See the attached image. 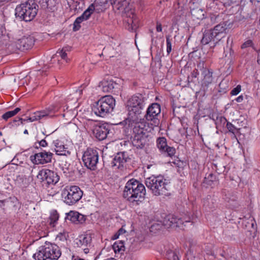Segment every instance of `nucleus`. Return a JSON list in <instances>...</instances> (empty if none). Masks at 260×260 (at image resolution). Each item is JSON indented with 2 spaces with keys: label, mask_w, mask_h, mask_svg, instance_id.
Returning <instances> with one entry per match:
<instances>
[{
  "label": "nucleus",
  "mask_w": 260,
  "mask_h": 260,
  "mask_svg": "<svg viewBox=\"0 0 260 260\" xmlns=\"http://www.w3.org/2000/svg\"><path fill=\"white\" fill-rule=\"evenodd\" d=\"M223 84V81H222L220 84H219V86H221L222 85V84Z\"/></svg>",
  "instance_id": "nucleus-61"
},
{
  "label": "nucleus",
  "mask_w": 260,
  "mask_h": 260,
  "mask_svg": "<svg viewBox=\"0 0 260 260\" xmlns=\"http://www.w3.org/2000/svg\"><path fill=\"white\" fill-rule=\"evenodd\" d=\"M257 63L260 65V49L257 51Z\"/></svg>",
  "instance_id": "nucleus-52"
},
{
  "label": "nucleus",
  "mask_w": 260,
  "mask_h": 260,
  "mask_svg": "<svg viewBox=\"0 0 260 260\" xmlns=\"http://www.w3.org/2000/svg\"><path fill=\"white\" fill-rule=\"evenodd\" d=\"M35 2L42 9H48L51 11H53L55 6V2L54 0H34Z\"/></svg>",
  "instance_id": "nucleus-22"
},
{
  "label": "nucleus",
  "mask_w": 260,
  "mask_h": 260,
  "mask_svg": "<svg viewBox=\"0 0 260 260\" xmlns=\"http://www.w3.org/2000/svg\"><path fill=\"white\" fill-rule=\"evenodd\" d=\"M84 252L85 253H88L89 252V249L88 248H84Z\"/></svg>",
  "instance_id": "nucleus-57"
},
{
  "label": "nucleus",
  "mask_w": 260,
  "mask_h": 260,
  "mask_svg": "<svg viewBox=\"0 0 260 260\" xmlns=\"http://www.w3.org/2000/svg\"><path fill=\"white\" fill-rule=\"evenodd\" d=\"M193 52L190 53V54H189V56L192 55L193 54Z\"/></svg>",
  "instance_id": "nucleus-62"
},
{
  "label": "nucleus",
  "mask_w": 260,
  "mask_h": 260,
  "mask_svg": "<svg viewBox=\"0 0 260 260\" xmlns=\"http://www.w3.org/2000/svg\"><path fill=\"white\" fill-rule=\"evenodd\" d=\"M39 120L38 118L37 117V116L36 115V114L35 113H34V115L29 117L28 119H23L22 118H19L18 120L19 121H21V123L22 124L23 123V121H28L29 120V121H31V122H32V121H34L35 120Z\"/></svg>",
  "instance_id": "nucleus-44"
},
{
  "label": "nucleus",
  "mask_w": 260,
  "mask_h": 260,
  "mask_svg": "<svg viewBox=\"0 0 260 260\" xmlns=\"http://www.w3.org/2000/svg\"><path fill=\"white\" fill-rule=\"evenodd\" d=\"M131 158L125 152L117 153L111 162L112 168L122 170L125 168Z\"/></svg>",
  "instance_id": "nucleus-14"
},
{
  "label": "nucleus",
  "mask_w": 260,
  "mask_h": 260,
  "mask_svg": "<svg viewBox=\"0 0 260 260\" xmlns=\"http://www.w3.org/2000/svg\"><path fill=\"white\" fill-rule=\"evenodd\" d=\"M20 110V108H16L13 111H8L3 115L2 117L4 119L7 120L8 118L16 115Z\"/></svg>",
  "instance_id": "nucleus-36"
},
{
  "label": "nucleus",
  "mask_w": 260,
  "mask_h": 260,
  "mask_svg": "<svg viewBox=\"0 0 260 260\" xmlns=\"http://www.w3.org/2000/svg\"><path fill=\"white\" fill-rule=\"evenodd\" d=\"M6 34V30L4 25L0 24V39Z\"/></svg>",
  "instance_id": "nucleus-46"
},
{
  "label": "nucleus",
  "mask_w": 260,
  "mask_h": 260,
  "mask_svg": "<svg viewBox=\"0 0 260 260\" xmlns=\"http://www.w3.org/2000/svg\"><path fill=\"white\" fill-rule=\"evenodd\" d=\"M111 4L114 10H123L127 5L126 0H110Z\"/></svg>",
  "instance_id": "nucleus-27"
},
{
  "label": "nucleus",
  "mask_w": 260,
  "mask_h": 260,
  "mask_svg": "<svg viewBox=\"0 0 260 260\" xmlns=\"http://www.w3.org/2000/svg\"><path fill=\"white\" fill-rule=\"evenodd\" d=\"M82 160L85 167L95 170L99 161V153L96 150L88 148L83 155Z\"/></svg>",
  "instance_id": "nucleus-11"
},
{
  "label": "nucleus",
  "mask_w": 260,
  "mask_h": 260,
  "mask_svg": "<svg viewBox=\"0 0 260 260\" xmlns=\"http://www.w3.org/2000/svg\"><path fill=\"white\" fill-rule=\"evenodd\" d=\"M113 248L115 252L124 250V242L122 241L116 242L113 245Z\"/></svg>",
  "instance_id": "nucleus-38"
},
{
  "label": "nucleus",
  "mask_w": 260,
  "mask_h": 260,
  "mask_svg": "<svg viewBox=\"0 0 260 260\" xmlns=\"http://www.w3.org/2000/svg\"><path fill=\"white\" fill-rule=\"evenodd\" d=\"M37 178L41 181H45L48 185H55L59 180L57 173L48 169L40 171Z\"/></svg>",
  "instance_id": "nucleus-12"
},
{
  "label": "nucleus",
  "mask_w": 260,
  "mask_h": 260,
  "mask_svg": "<svg viewBox=\"0 0 260 260\" xmlns=\"http://www.w3.org/2000/svg\"><path fill=\"white\" fill-rule=\"evenodd\" d=\"M61 252L59 247L55 244L45 243L39 248L33 257L36 260H57Z\"/></svg>",
  "instance_id": "nucleus-5"
},
{
  "label": "nucleus",
  "mask_w": 260,
  "mask_h": 260,
  "mask_svg": "<svg viewBox=\"0 0 260 260\" xmlns=\"http://www.w3.org/2000/svg\"><path fill=\"white\" fill-rule=\"evenodd\" d=\"M70 50V48L69 47H66L63 48L59 51L57 52V54H59V56H60L61 58L64 60L66 62H68L69 61V59L67 57V53H66L67 51H69Z\"/></svg>",
  "instance_id": "nucleus-35"
},
{
  "label": "nucleus",
  "mask_w": 260,
  "mask_h": 260,
  "mask_svg": "<svg viewBox=\"0 0 260 260\" xmlns=\"http://www.w3.org/2000/svg\"><path fill=\"white\" fill-rule=\"evenodd\" d=\"M156 30L158 32H160L162 30V27H161V25L160 23H157V25H156Z\"/></svg>",
  "instance_id": "nucleus-50"
},
{
  "label": "nucleus",
  "mask_w": 260,
  "mask_h": 260,
  "mask_svg": "<svg viewBox=\"0 0 260 260\" xmlns=\"http://www.w3.org/2000/svg\"><path fill=\"white\" fill-rule=\"evenodd\" d=\"M98 7H99V6L96 4H91L89 7L83 12L81 16L77 17L73 24V30L76 31L79 30V29L81 28L80 24L82 22L87 20L94 11L100 12Z\"/></svg>",
  "instance_id": "nucleus-13"
},
{
  "label": "nucleus",
  "mask_w": 260,
  "mask_h": 260,
  "mask_svg": "<svg viewBox=\"0 0 260 260\" xmlns=\"http://www.w3.org/2000/svg\"><path fill=\"white\" fill-rule=\"evenodd\" d=\"M217 181L216 176L212 173L209 174L208 176H206L204 178V183L209 185H212L214 182Z\"/></svg>",
  "instance_id": "nucleus-34"
},
{
  "label": "nucleus",
  "mask_w": 260,
  "mask_h": 260,
  "mask_svg": "<svg viewBox=\"0 0 260 260\" xmlns=\"http://www.w3.org/2000/svg\"><path fill=\"white\" fill-rule=\"evenodd\" d=\"M5 206L8 208H14L18 203V200L15 198H9L5 200Z\"/></svg>",
  "instance_id": "nucleus-32"
},
{
  "label": "nucleus",
  "mask_w": 260,
  "mask_h": 260,
  "mask_svg": "<svg viewBox=\"0 0 260 260\" xmlns=\"http://www.w3.org/2000/svg\"><path fill=\"white\" fill-rule=\"evenodd\" d=\"M173 112L174 113V114L176 115V112H177L176 111V109L175 108H173Z\"/></svg>",
  "instance_id": "nucleus-59"
},
{
  "label": "nucleus",
  "mask_w": 260,
  "mask_h": 260,
  "mask_svg": "<svg viewBox=\"0 0 260 260\" xmlns=\"http://www.w3.org/2000/svg\"><path fill=\"white\" fill-rule=\"evenodd\" d=\"M146 190L143 184L135 179H131L126 183L123 197L133 205H138L144 200Z\"/></svg>",
  "instance_id": "nucleus-1"
},
{
  "label": "nucleus",
  "mask_w": 260,
  "mask_h": 260,
  "mask_svg": "<svg viewBox=\"0 0 260 260\" xmlns=\"http://www.w3.org/2000/svg\"><path fill=\"white\" fill-rule=\"evenodd\" d=\"M120 235H119V234L117 233H116V234H115L114 235V237H113V239H116L117 238H118V237Z\"/></svg>",
  "instance_id": "nucleus-55"
},
{
  "label": "nucleus",
  "mask_w": 260,
  "mask_h": 260,
  "mask_svg": "<svg viewBox=\"0 0 260 260\" xmlns=\"http://www.w3.org/2000/svg\"><path fill=\"white\" fill-rule=\"evenodd\" d=\"M167 52L169 54L172 51V44L171 41L169 37H167Z\"/></svg>",
  "instance_id": "nucleus-43"
},
{
  "label": "nucleus",
  "mask_w": 260,
  "mask_h": 260,
  "mask_svg": "<svg viewBox=\"0 0 260 260\" xmlns=\"http://www.w3.org/2000/svg\"><path fill=\"white\" fill-rule=\"evenodd\" d=\"M153 128L147 124L144 119L135 123L133 128L134 136L132 141L133 146L137 148H143L147 143L148 133Z\"/></svg>",
  "instance_id": "nucleus-2"
},
{
  "label": "nucleus",
  "mask_w": 260,
  "mask_h": 260,
  "mask_svg": "<svg viewBox=\"0 0 260 260\" xmlns=\"http://www.w3.org/2000/svg\"><path fill=\"white\" fill-rule=\"evenodd\" d=\"M201 75L203 76V78L201 80V87L199 91H196V94H200L204 96L208 89L209 85L212 82V73L208 70L203 71L201 70Z\"/></svg>",
  "instance_id": "nucleus-15"
},
{
  "label": "nucleus",
  "mask_w": 260,
  "mask_h": 260,
  "mask_svg": "<svg viewBox=\"0 0 260 260\" xmlns=\"http://www.w3.org/2000/svg\"><path fill=\"white\" fill-rule=\"evenodd\" d=\"M216 17H215V18H214V17H211V18L210 19V20L211 21H213V19H214V20H215V19H216Z\"/></svg>",
  "instance_id": "nucleus-58"
},
{
  "label": "nucleus",
  "mask_w": 260,
  "mask_h": 260,
  "mask_svg": "<svg viewBox=\"0 0 260 260\" xmlns=\"http://www.w3.org/2000/svg\"><path fill=\"white\" fill-rule=\"evenodd\" d=\"M123 21L127 24V29L134 31L138 27V20L135 14V10L128 6L121 10Z\"/></svg>",
  "instance_id": "nucleus-10"
},
{
  "label": "nucleus",
  "mask_w": 260,
  "mask_h": 260,
  "mask_svg": "<svg viewBox=\"0 0 260 260\" xmlns=\"http://www.w3.org/2000/svg\"><path fill=\"white\" fill-rule=\"evenodd\" d=\"M253 43L252 41L250 40H247V41L245 42L241 46L242 49H244L247 47L252 46Z\"/></svg>",
  "instance_id": "nucleus-47"
},
{
  "label": "nucleus",
  "mask_w": 260,
  "mask_h": 260,
  "mask_svg": "<svg viewBox=\"0 0 260 260\" xmlns=\"http://www.w3.org/2000/svg\"><path fill=\"white\" fill-rule=\"evenodd\" d=\"M68 216L70 217V220L76 223H82L86 220V217L78 212H70Z\"/></svg>",
  "instance_id": "nucleus-25"
},
{
  "label": "nucleus",
  "mask_w": 260,
  "mask_h": 260,
  "mask_svg": "<svg viewBox=\"0 0 260 260\" xmlns=\"http://www.w3.org/2000/svg\"><path fill=\"white\" fill-rule=\"evenodd\" d=\"M226 126L229 130V132L232 133L235 136L240 133V129L237 128L230 122H226Z\"/></svg>",
  "instance_id": "nucleus-37"
},
{
  "label": "nucleus",
  "mask_w": 260,
  "mask_h": 260,
  "mask_svg": "<svg viewBox=\"0 0 260 260\" xmlns=\"http://www.w3.org/2000/svg\"><path fill=\"white\" fill-rule=\"evenodd\" d=\"M74 11L76 13H80L84 9V3L83 1L77 0L74 3Z\"/></svg>",
  "instance_id": "nucleus-33"
},
{
  "label": "nucleus",
  "mask_w": 260,
  "mask_h": 260,
  "mask_svg": "<svg viewBox=\"0 0 260 260\" xmlns=\"http://www.w3.org/2000/svg\"><path fill=\"white\" fill-rule=\"evenodd\" d=\"M115 106V99L111 95H106L95 103L92 110L96 115L104 117L113 111Z\"/></svg>",
  "instance_id": "nucleus-6"
},
{
  "label": "nucleus",
  "mask_w": 260,
  "mask_h": 260,
  "mask_svg": "<svg viewBox=\"0 0 260 260\" xmlns=\"http://www.w3.org/2000/svg\"><path fill=\"white\" fill-rule=\"evenodd\" d=\"M55 148V151L58 155H67L70 154V152L67 150V148L62 144L60 141L56 140L53 142Z\"/></svg>",
  "instance_id": "nucleus-26"
},
{
  "label": "nucleus",
  "mask_w": 260,
  "mask_h": 260,
  "mask_svg": "<svg viewBox=\"0 0 260 260\" xmlns=\"http://www.w3.org/2000/svg\"><path fill=\"white\" fill-rule=\"evenodd\" d=\"M58 108L52 105L50 106L47 110L41 111H38L35 113L36 115L38 118L39 120L41 118L47 116L49 115V114L51 112H56L58 110Z\"/></svg>",
  "instance_id": "nucleus-28"
},
{
  "label": "nucleus",
  "mask_w": 260,
  "mask_h": 260,
  "mask_svg": "<svg viewBox=\"0 0 260 260\" xmlns=\"http://www.w3.org/2000/svg\"><path fill=\"white\" fill-rule=\"evenodd\" d=\"M82 196L81 189L75 185L67 186L61 192L63 202L68 205L75 204L81 199Z\"/></svg>",
  "instance_id": "nucleus-7"
},
{
  "label": "nucleus",
  "mask_w": 260,
  "mask_h": 260,
  "mask_svg": "<svg viewBox=\"0 0 260 260\" xmlns=\"http://www.w3.org/2000/svg\"><path fill=\"white\" fill-rule=\"evenodd\" d=\"M5 206V200H0V207L3 208Z\"/></svg>",
  "instance_id": "nucleus-53"
},
{
  "label": "nucleus",
  "mask_w": 260,
  "mask_h": 260,
  "mask_svg": "<svg viewBox=\"0 0 260 260\" xmlns=\"http://www.w3.org/2000/svg\"><path fill=\"white\" fill-rule=\"evenodd\" d=\"M157 147L159 150L167 156H172L175 152L176 150L174 147L168 146L167 140L164 137H159L156 141Z\"/></svg>",
  "instance_id": "nucleus-18"
},
{
  "label": "nucleus",
  "mask_w": 260,
  "mask_h": 260,
  "mask_svg": "<svg viewBox=\"0 0 260 260\" xmlns=\"http://www.w3.org/2000/svg\"><path fill=\"white\" fill-rule=\"evenodd\" d=\"M204 64H205V63L204 61L200 62L198 64V68L199 69L201 72V70H202V71L204 70H207L206 69V66L205 67H204Z\"/></svg>",
  "instance_id": "nucleus-48"
},
{
  "label": "nucleus",
  "mask_w": 260,
  "mask_h": 260,
  "mask_svg": "<svg viewBox=\"0 0 260 260\" xmlns=\"http://www.w3.org/2000/svg\"><path fill=\"white\" fill-rule=\"evenodd\" d=\"M213 119L215 121L216 127L217 129L223 127L225 124H226V122H228L226 118L222 116L216 115V119H215L213 118Z\"/></svg>",
  "instance_id": "nucleus-30"
},
{
  "label": "nucleus",
  "mask_w": 260,
  "mask_h": 260,
  "mask_svg": "<svg viewBox=\"0 0 260 260\" xmlns=\"http://www.w3.org/2000/svg\"><path fill=\"white\" fill-rule=\"evenodd\" d=\"M35 43V39L32 36L23 37L18 40L15 43L17 49L22 51L27 50L32 47Z\"/></svg>",
  "instance_id": "nucleus-16"
},
{
  "label": "nucleus",
  "mask_w": 260,
  "mask_h": 260,
  "mask_svg": "<svg viewBox=\"0 0 260 260\" xmlns=\"http://www.w3.org/2000/svg\"><path fill=\"white\" fill-rule=\"evenodd\" d=\"M243 100V97L242 95H240L239 96H238L236 99V101L237 102H239V103H240Z\"/></svg>",
  "instance_id": "nucleus-51"
},
{
  "label": "nucleus",
  "mask_w": 260,
  "mask_h": 260,
  "mask_svg": "<svg viewBox=\"0 0 260 260\" xmlns=\"http://www.w3.org/2000/svg\"><path fill=\"white\" fill-rule=\"evenodd\" d=\"M216 37L212 29L205 30L203 32L201 42L203 45H206Z\"/></svg>",
  "instance_id": "nucleus-24"
},
{
  "label": "nucleus",
  "mask_w": 260,
  "mask_h": 260,
  "mask_svg": "<svg viewBox=\"0 0 260 260\" xmlns=\"http://www.w3.org/2000/svg\"><path fill=\"white\" fill-rule=\"evenodd\" d=\"M182 223L183 221L181 219L177 218L174 215L167 216L163 221V224L167 228L179 227Z\"/></svg>",
  "instance_id": "nucleus-20"
},
{
  "label": "nucleus",
  "mask_w": 260,
  "mask_h": 260,
  "mask_svg": "<svg viewBox=\"0 0 260 260\" xmlns=\"http://www.w3.org/2000/svg\"><path fill=\"white\" fill-rule=\"evenodd\" d=\"M160 113V106L158 104L153 103L149 106L146 113L144 116L146 120L148 121L147 124L151 126H157L159 124V120L158 116Z\"/></svg>",
  "instance_id": "nucleus-9"
},
{
  "label": "nucleus",
  "mask_w": 260,
  "mask_h": 260,
  "mask_svg": "<svg viewBox=\"0 0 260 260\" xmlns=\"http://www.w3.org/2000/svg\"><path fill=\"white\" fill-rule=\"evenodd\" d=\"M167 256L169 260H179L177 253L172 250L167 252Z\"/></svg>",
  "instance_id": "nucleus-41"
},
{
  "label": "nucleus",
  "mask_w": 260,
  "mask_h": 260,
  "mask_svg": "<svg viewBox=\"0 0 260 260\" xmlns=\"http://www.w3.org/2000/svg\"><path fill=\"white\" fill-rule=\"evenodd\" d=\"M73 260H84L82 258H79L78 257H73Z\"/></svg>",
  "instance_id": "nucleus-56"
},
{
  "label": "nucleus",
  "mask_w": 260,
  "mask_h": 260,
  "mask_svg": "<svg viewBox=\"0 0 260 260\" xmlns=\"http://www.w3.org/2000/svg\"><path fill=\"white\" fill-rule=\"evenodd\" d=\"M53 154L45 151L30 156L31 160L36 164H45L51 161Z\"/></svg>",
  "instance_id": "nucleus-17"
},
{
  "label": "nucleus",
  "mask_w": 260,
  "mask_h": 260,
  "mask_svg": "<svg viewBox=\"0 0 260 260\" xmlns=\"http://www.w3.org/2000/svg\"><path fill=\"white\" fill-rule=\"evenodd\" d=\"M204 206L211 209L213 207V202L211 196H208L203 201Z\"/></svg>",
  "instance_id": "nucleus-40"
},
{
  "label": "nucleus",
  "mask_w": 260,
  "mask_h": 260,
  "mask_svg": "<svg viewBox=\"0 0 260 260\" xmlns=\"http://www.w3.org/2000/svg\"><path fill=\"white\" fill-rule=\"evenodd\" d=\"M145 184L152 193L156 196H169V185L161 176H151L145 179Z\"/></svg>",
  "instance_id": "nucleus-3"
},
{
  "label": "nucleus",
  "mask_w": 260,
  "mask_h": 260,
  "mask_svg": "<svg viewBox=\"0 0 260 260\" xmlns=\"http://www.w3.org/2000/svg\"><path fill=\"white\" fill-rule=\"evenodd\" d=\"M109 132V126L106 123L95 125L93 129L94 135L100 141L105 139Z\"/></svg>",
  "instance_id": "nucleus-19"
},
{
  "label": "nucleus",
  "mask_w": 260,
  "mask_h": 260,
  "mask_svg": "<svg viewBox=\"0 0 260 260\" xmlns=\"http://www.w3.org/2000/svg\"><path fill=\"white\" fill-rule=\"evenodd\" d=\"M144 98L141 94H137L133 95L127 101V109L129 115L133 117L142 114V110L145 106Z\"/></svg>",
  "instance_id": "nucleus-8"
},
{
  "label": "nucleus",
  "mask_w": 260,
  "mask_h": 260,
  "mask_svg": "<svg viewBox=\"0 0 260 260\" xmlns=\"http://www.w3.org/2000/svg\"><path fill=\"white\" fill-rule=\"evenodd\" d=\"M119 85L113 80L103 81L100 83L99 87H102V89L104 92H111L114 89L118 88Z\"/></svg>",
  "instance_id": "nucleus-21"
},
{
  "label": "nucleus",
  "mask_w": 260,
  "mask_h": 260,
  "mask_svg": "<svg viewBox=\"0 0 260 260\" xmlns=\"http://www.w3.org/2000/svg\"><path fill=\"white\" fill-rule=\"evenodd\" d=\"M125 232V230H124L122 229H120V230H119V231H118L117 233L119 234V235H120V234H122L123 233H124Z\"/></svg>",
  "instance_id": "nucleus-54"
},
{
  "label": "nucleus",
  "mask_w": 260,
  "mask_h": 260,
  "mask_svg": "<svg viewBox=\"0 0 260 260\" xmlns=\"http://www.w3.org/2000/svg\"><path fill=\"white\" fill-rule=\"evenodd\" d=\"M241 90V87L240 85H238L236 86V87L234 88L231 92V94L232 95H237L238 94Z\"/></svg>",
  "instance_id": "nucleus-45"
},
{
  "label": "nucleus",
  "mask_w": 260,
  "mask_h": 260,
  "mask_svg": "<svg viewBox=\"0 0 260 260\" xmlns=\"http://www.w3.org/2000/svg\"><path fill=\"white\" fill-rule=\"evenodd\" d=\"M24 134H28V131L27 129H25L24 131Z\"/></svg>",
  "instance_id": "nucleus-60"
},
{
  "label": "nucleus",
  "mask_w": 260,
  "mask_h": 260,
  "mask_svg": "<svg viewBox=\"0 0 260 260\" xmlns=\"http://www.w3.org/2000/svg\"><path fill=\"white\" fill-rule=\"evenodd\" d=\"M198 132L199 135H200V133H199V131L198 129Z\"/></svg>",
  "instance_id": "nucleus-64"
},
{
  "label": "nucleus",
  "mask_w": 260,
  "mask_h": 260,
  "mask_svg": "<svg viewBox=\"0 0 260 260\" xmlns=\"http://www.w3.org/2000/svg\"><path fill=\"white\" fill-rule=\"evenodd\" d=\"M232 25V24L228 21L222 22L215 26L212 30L217 37L219 34L224 32L228 28L231 27Z\"/></svg>",
  "instance_id": "nucleus-23"
},
{
  "label": "nucleus",
  "mask_w": 260,
  "mask_h": 260,
  "mask_svg": "<svg viewBox=\"0 0 260 260\" xmlns=\"http://www.w3.org/2000/svg\"><path fill=\"white\" fill-rule=\"evenodd\" d=\"M196 75H197V74H199V73H198V71H197V70H196Z\"/></svg>",
  "instance_id": "nucleus-63"
},
{
  "label": "nucleus",
  "mask_w": 260,
  "mask_h": 260,
  "mask_svg": "<svg viewBox=\"0 0 260 260\" xmlns=\"http://www.w3.org/2000/svg\"><path fill=\"white\" fill-rule=\"evenodd\" d=\"M39 145L40 146L45 147L47 146V143L46 142V140H42L40 142H39Z\"/></svg>",
  "instance_id": "nucleus-49"
},
{
  "label": "nucleus",
  "mask_w": 260,
  "mask_h": 260,
  "mask_svg": "<svg viewBox=\"0 0 260 260\" xmlns=\"http://www.w3.org/2000/svg\"><path fill=\"white\" fill-rule=\"evenodd\" d=\"M205 11L201 9L196 10V18L198 20H201V22H199L198 24H202L204 23L205 21L206 20L205 17ZM208 20L209 19H208L207 20Z\"/></svg>",
  "instance_id": "nucleus-31"
},
{
  "label": "nucleus",
  "mask_w": 260,
  "mask_h": 260,
  "mask_svg": "<svg viewBox=\"0 0 260 260\" xmlns=\"http://www.w3.org/2000/svg\"><path fill=\"white\" fill-rule=\"evenodd\" d=\"M186 257L187 260H195V255L193 253V250L189 249L186 254Z\"/></svg>",
  "instance_id": "nucleus-42"
},
{
  "label": "nucleus",
  "mask_w": 260,
  "mask_h": 260,
  "mask_svg": "<svg viewBox=\"0 0 260 260\" xmlns=\"http://www.w3.org/2000/svg\"><path fill=\"white\" fill-rule=\"evenodd\" d=\"M59 218L58 214L57 213L56 211H53L49 217V219L50 220V223L51 225H53V226H54V224L56 223V222L58 220Z\"/></svg>",
  "instance_id": "nucleus-39"
},
{
  "label": "nucleus",
  "mask_w": 260,
  "mask_h": 260,
  "mask_svg": "<svg viewBox=\"0 0 260 260\" xmlns=\"http://www.w3.org/2000/svg\"><path fill=\"white\" fill-rule=\"evenodd\" d=\"M91 241V238L90 236L86 235L81 236L80 237V239L77 242V244L79 246L85 247L90 245Z\"/></svg>",
  "instance_id": "nucleus-29"
},
{
  "label": "nucleus",
  "mask_w": 260,
  "mask_h": 260,
  "mask_svg": "<svg viewBox=\"0 0 260 260\" xmlns=\"http://www.w3.org/2000/svg\"><path fill=\"white\" fill-rule=\"evenodd\" d=\"M39 6L34 0H28L16 7L15 15L25 21L32 20L36 16Z\"/></svg>",
  "instance_id": "nucleus-4"
}]
</instances>
